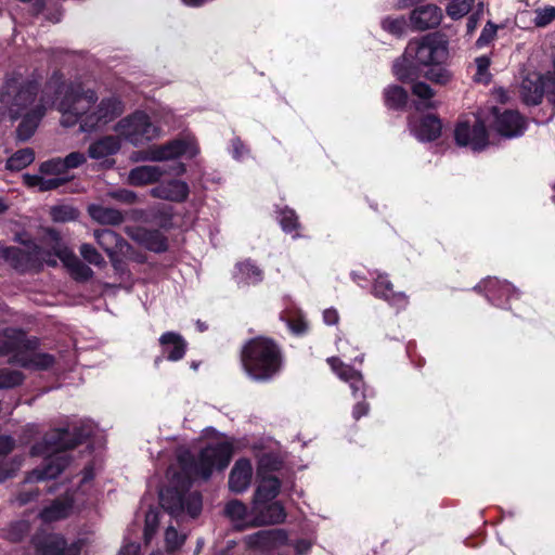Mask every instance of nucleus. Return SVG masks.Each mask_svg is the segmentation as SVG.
<instances>
[{
    "mask_svg": "<svg viewBox=\"0 0 555 555\" xmlns=\"http://www.w3.org/2000/svg\"><path fill=\"white\" fill-rule=\"evenodd\" d=\"M38 83L14 74L0 90V119L15 120L22 117L16 130L17 138L28 140L35 132L47 109L56 106L61 113V124L73 127L79 124L80 130L91 132L113 121L124 112L122 103L116 98H107L95 104L93 91H81L67 86L61 77H53L37 99Z\"/></svg>",
    "mask_w": 555,
    "mask_h": 555,
    "instance_id": "f257e3e1",
    "label": "nucleus"
},
{
    "mask_svg": "<svg viewBox=\"0 0 555 555\" xmlns=\"http://www.w3.org/2000/svg\"><path fill=\"white\" fill-rule=\"evenodd\" d=\"M231 457L232 447L224 442L205 448L198 461H194L188 450L180 449L177 463L167 470L169 486L159 493L162 507L177 520L185 515L196 517L202 511V496L196 491H189L192 480L208 479L214 468H225Z\"/></svg>",
    "mask_w": 555,
    "mask_h": 555,
    "instance_id": "f03ea898",
    "label": "nucleus"
},
{
    "mask_svg": "<svg viewBox=\"0 0 555 555\" xmlns=\"http://www.w3.org/2000/svg\"><path fill=\"white\" fill-rule=\"evenodd\" d=\"M448 56L447 42L439 35L429 34L411 41L404 54L393 63L392 70L402 82H414L423 73L428 80L443 86L453 77L444 66Z\"/></svg>",
    "mask_w": 555,
    "mask_h": 555,
    "instance_id": "7ed1b4c3",
    "label": "nucleus"
},
{
    "mask_svg": "<svg viewBox=\"0 0 555 555\" xmlns=\"http://www.w3.org/2000/svg\"><path fill=\"white\" fill-rule=\"evenodd\" d=\"M90 430L74 428V433L68 429H55L47 435L44 442L36 444L31 449L33 455H44V467L34 469L26 478V482L52 479L59 476L68 464V457L64 450L75 448L77 444L90 435Z\"/></svg>",
    "mask_w": 555,
    "mask_h": 555,
    "instance_id": "20e7f679",
    "label": "nucleus"
},
{
    "mask_svg": "<svg viewBox=\"0 0 555 555\" xmlns=\"http://www.w3.org/2000/svg\"><path fill=\"white\" fill-rule=\"evenodd\" d=\"M242 364L253 379H269L280 370V350L270 339L263 337L251 339L242 351Z\"/></svg>",
    "mask_w": 555,
    "mask_h": 555,
    "instance_id": "39448f33",
    "label": "nucleus"
},
{
    "mask_svg": "<svg viewBox=\"0 0 555 555\" xmlns=\"http://www.w3.org/2000/svg\"><path fill=\"white\" fill-rule=\"evenodd\" d=\"M46 240L51 244L52 251L46 250L42 246L34 245V247L28 251L34 263L55 266L56 260L53 257L56 256L70 270L75 280L88 281L92 278L93 271L82 263L73 251L62 245L55 231L49 230L47 232Z\"/></svg>",
    "mask_w": 555,
    "mask_h": 555,
    "instance_id": "423d86ee",
    "label": "nucleus"
},
{
    "mask_svg": "<svg viewBox=\"0 0 555 555\" xmlns=\"http://www.w3.org/2000/svg\"><path fill=\"white\" fill-rule=\"evenodd\" d=\"M115 130L135 146L154 141L162 135L160 128L140 111L119 120Z\"/></svg>",
    "mask_w": 555,
    "mask_h": 555,
    "instance_id": "0eeeda50",
    "label": "nucleus"
},
{
    "mask_svg": "<svg viewBox=\"0 0 555 555\" xmlns=\"http://www.w3.org/2000/svg\"><path fill=\"white\" fill-rule=\"evenodd\" d=\"M198 153L193 138L176 139L160 145H152L147 150L133 153L134 162H166L180 156L194 157Z\"/></svg>",
    "mask_w": 555,
    "mask_h": 555,
    "instance_id": "6e6552de",
    "label": "nucleus"
},
{
    "mask_svg": "<svg viewBox=\"0 0 555 555\" xmlns=\"http://www.w3.org/2000/svg\"><path fill=\"white\" fill-rule=\"evenodd\" d=\"M545 92L555 94V81L548 77L531 72L522 78L519 93L526 104H539Z\"/></svg>",
    "mask_w": 555,
    "mask_h": 555,
    "instance_id": "1a4fd4ad",
    "label": "nucleus"
},
{
    "mask_svg": "<svg viewBox=\"0 0 555 555\" xmlns=\"http://www.w3.org/2000/svg\"><path fill=\"white\" fill-rule=\"evenodd\" d=\"M454 135L459 145L469 146L474 151H481L488 145L486 126L480 120H476L473 126L468 122H460Z\"/></svg>",
    "mask_w": 555,
    "mask_h": 555,
    "instance_id": "9d476101",
    "label": "nucleus"
},
{
    "mask_svg": "<svg viewBox=\"0 0 555 555\" xmlns=\"http://www.w3.org/2000/svg\"><path fill=\"white\" fill-rule=\"evenodd\" d=\"M253 521L255 527L283 522L286 513L279 502L253 503Z\"/></svg>",
    "mask_w": 555,
    "mask_h": 555,
    "instance_id": "9b49d317",
    "label": "nucleus"
},
{
    "mask_svg": "<svg viewBox=\"0 0 555 555\" xmlns=\"http://www.w3.org/2000/svg\"><path fill=\"white\" fill-rule=\"evenodd\" d=\"M496 131L505 138H514L524 133L526 128L525 119L515 111H505L499 114L498 109H494Z\"/></svg>",
    "mask_w": 555,
    "mask_h": 555,
    "instance_id": "f8f14e48",
    "label": "nucleus"
},
{
    "mask_svg": "<svg viewBox=\"0 0 555 555\" xmlns=\"http://www.w3.org/2000/svg\"><path fill=\"white\" fill-rule=\"evenodd\" d=\"M168 173V168L159 165H142L132 168L127 181L133 186H143L158 182L165 175Z\"/></svg>",
    "mask_w": 555,
    "mask_h": 555,
    "instance_id": "ddd939ff",
    "label": "nucleus"
},
{
    "mask_svg": "<svg viewBox=\"0 0 555 555\" xmlns=\"http://www.w3.org/2000/svg\"><path fill=\"white\" fill-rule=\"evenodd\" d=\"M373 294L376 297L388 301L391 306L398 309H403L408 306V297L405 294L401 292H395L393 285L386 274L377 275L373 285Z\"/></svg>",
    "mask_w": 555,
    "mask_h": 555,
    "instance_id": "4468645a",
    "label": "nucleus"
},
{
    "mask_svg": "<svg viewBox=\"0 0 555 555\" xmlns=\"http://www.w3.org/2000/svg\"><path fill=\"white\" fill-rule=\"evenodd\" d=\"M441 10L435 4H426L416 8L411 13V24L417 30L434 28L440 24Z\"/></svg>",
    "mask_w": 555,
    "mask_h": 555,
    "instance_id": "2eb2a0df",
    "label": "nucleus"
},
{
    "mask_svg": "<svg viewBox=\"0 0 555 555\" xmlns=\"http://www.w3.org/2000/svg\"><path fill=\"white\" fill-rule=\"evenodd\" d=\"M253 476V466L249 460L241 459L235 462L229 476L231 491L241 493L248 489Z\"/></svg>",
    "mask_w": 555,
    "mask_h": 555,
    "instance_id": "dca6fc26",
    "label": "nucleus"
},
{
    "mask_svg": "<svg viewBox=\"0 0 555 555\" xmlns=\"http://www.w3.org/2000/svg\"><path fill=\"white\" fill-rule=\"evenodd\" d=\"M327 363L330 364L333 372L344 382L348 383L353 396L359 390L364 389V382L361 372L350 367L340 361L337 357H331L327 359Z\"/></svg>",
    "mask_w": 555,
    "mask_h": 555,
    "instance_id": "f3484780",
    "label": "nucleus"
},
{
    "mask_svg": "<svg viewBox=\"0 0 555 555\" xmlns=\"http://www.w3.org/2000/svg\"><path fill=\"white\" fill-rule=\"evenodd\" d=\"M41 555H80L77 543L66 546L64 539L59 534H49L37 544Z\"/></svg>",
    "mask_w": 555,
    "mask_h": 555,
    "instance_id": "a211bd4d",
    "label": "nucleus"
},
{
    "mask_svg": "<svg viewBox=\"0 0 555 555\" xmlns=\"http://www.w3.org/2000/svg\"><path fill=\"white\" fill-rule=\"evenodd\" d=\"M189 185L180 180H171L167 183L158 184L151 190V195L170 202H183L189 195Z\"/></svg>",
    "mask_w": 555,
    "mask_h": 555,
    "instance_id": "6ab92c4d",
    "label": "nucleus"
},
{
    "mask_svg": "<svg viewBox=\"0 0 555 555\" xmlns=\"http://www.w3.org/2000/svg\"><path fill=\"white\" fill-rule=\"evenodd\" d=\"M159 345L163 354H166L169 361L181 360L186 351L185 339L176 332H166L159 337Z\"/></svg>",
    "mask_w": 555,
    "mask_h": 555,
    "instance_id": "aec40b11",
    "label": "nucleus"
},
{
    "mask_svg": "<svg viewBox=\"0 0 555 555\" xmlns=\"http://www.w3.org/2000/svg\"><path fill=\"white\" fill-rule=\"evenodd\" d=\"M130 236L150 250L160 253L167 248L163 234L157 230L137 228L129 232Z\"/></svg>",
    "mask_w": 555,
    "mask_h": 555,
    "instance_id": "412c9836",
    "label": "nucleus"
},
{
    "mask_svg": "<svg viewBox=\"0 0 555 555\" xmlns=\"http://www.w3.org/2000/svg\"><path fill=\"white\" fill-rule=\"evenodd\" d=\"M225 515L236 525V527L244 529L255 527L253 521V506L248 511L246 505L241 501H230L225 506Z\"/></svg>",
    "mask_w": 555,
    "mask_h": 555,
    "instance_id": "4be33fe9",
    "label": "nucleus"
},
{
    "mask_svg": "<svg viewBox=\"0 0 555 555\" xmlns=\"http://www.w3.org/2000/svg\"><path fill=\"white\" fill-rule=\"evenodd\" d=\"M14 361L25 369L47 370L54 364L53 356L42 352H17Z\"/></svg>",
    "mask_w": 555,
    "mask_h": 555,
    "instance_id": "5701e85b",
    "label": "nucleus"
},
{
    "mask_svg": "<svg viewBox=\"0 0 555 555\" xmlns=\"http://www.w3.org/2000/svg\"><path fill=\"white\" fill-rule=\"evenodd\" d=\"M120 140L116 135L103 137L89 145L88 153L93 159H103L120 150Z\"/></svg>",
    "mask_w": 555,
    "mask_h": 555,
    "instance_id": "b1692460",
    "label": "nucleus"
},
{
    "mask_svg": "<svg viewBox=\"0 0 555 555\" xmlns=\"http://www.w3.org/2000/svg\"><path fill=\"white\" fill-rule=\"evenodd\" d=\"M414 135L420 141H433L439 137L441 132L440 120L435 116H426L418 124L411 125Z\"/></svg>",
    "mask_w": 555,
    "mask_h": 555,
    "instance_id": "393cba45",
    "label": "nucleus"
},
{
    "mask_svg": "<svg viewBox=\"0 0 555 555\" xmlns=\"http://www.w3.org/2000/svg\"><path fill=\"white\" fill-rule=\"evenodd\" d=\"M281 482L274 476H262L255 491L253 503L270 502L280 493Z\"/></svg>",
    "mask_w": 555,
    "mask_h": 555,
    "instance_id": "a878e982",
    "label": "nucleus"
},
{
    "mask_svg": "<svg viewBox=\"0 0 555 555\" xmlns=\"http://www.w3.org/2000/svg\"><path fill=\"white\" fill-rule=\"evenodd\" d=\"M90 217L100 224L118 225L124 222L122 214L114 208L92 204L88 207Z\"/></svg>",
    "mask_w": 555,
    "mask_h": 555,
    "instance_id": "bb28decb",
    "label": "nucleus"
},
{
    "mask_svg": "<svg viewBox=\"0 0 555 555\" xmlns=\"http://www.w3.org/2000/svg\"><path fill=\"white\" fill-rule=\"evenodd\" d=\"M412 93L420 100L416 104L417 109H431L438 106V102L434 100L435 91L427 83L422 81L414 82Z\"/></svg>",
    "mask_w": 555,
    "mask_h": 555,
    "instance_id": "cd10ccee",
    "label": "nucleus"
},
{
    "mask_svg": "<svg viewBox=\"0 0 555 555\" xmlns=\"http://www.w3.org/2000/svg\"><path fill=\"white\" fill-rule=\"evenodd\" d=\"M94 238L100 247L103 248V250L113 260L116 248L121 243L120 236L112 230L103 229L94 231Z\"/></svg>",
    "mask_w": 555,
    "mask_h": 555,
    "instance_id": "c85d7f7f",
    "label": "nucleus"
},
{
    "mask_svg": "<svg viewBox=\"0 0 555 555\" xmlns=\"http://www.w3.org/2000/svg\"><path fill=\"white\" fill-rule=\"evenodd\" d=\"M34 159L35 153L31 149H22L7 160L5 168L11 171H20L30 165Z\"/></svg>",
    "mask_w": 555,
    "mask_h": 555,
    "instance_id": "c756f323",
    "label": "nucleus"
},
{
    "mask_svg": "<svg viewBox=\"0 0 555 555\" xmlns=\"http://www.w3.org/2000/svg\"><path fill=\"white\" fill-rule=\"evenodd\" d=\"M70 507L66 502L55 501L40 513V517L43 521L59 520L67 516Z\"/></svg>",
    "mask_w": 555,
    "mask_h": 555,
    "instance_id": "7c9ffc66",
    "label": "nucleus"
},
{
    "mask_svg": "<svg viewBox=\"0 0 555 555\" xmlns=\"http://www.w3.org/2000/svg\"><path fill=\"white\" fill-rule=\"evenodd\" d=\"M285 534L282 530H263L247 538V542L251 546H264L272 541L283 540Z\"/></svg>",
    "mask_w": 555,
    "mask_h": 555,
    "instance_id": "2f4dec72",
    "label": "nucleus"
},
{
    "mask_svg": "<svg viewBox=\"0 0 555 555\" xmlns=\"http://www.w3.org/2000/svg\"><path fill=\"white\" fill-rule=\"evenodd\" d=\"M385 103L389 107L398 108L403 106L408 100L406 91L399 86H390L385 89Z\"/></svg>",
    "mask_w": 555,
    "mask_h": 555,
    "instance_id": "473e14b6",
    "label": "nucleus"
},
{
    "mask_svg": "<svg viewBox=\"0 0 555 555\" xmlns=\"http://www.w3.org/2000/svg\"><path fill=\"white\" fill-rule=\"evenodd\" d=\"M50 215L55 222H69L78 218V211L69 205L54 206L50 210Z\"/></svg>",
    "mask_w": 555,
    "mask_h": 555,
    "instance_id": "72a5a7b5",
    "label": "nucleus"
},
{
    "mask_svg": "<svg viewBox=\"0 0 555 555\" xmlns=\"http://www.w3.org/2000/svg\"><path fill=\"white\" fill-rule=\"evenodd\" d=\"M238 271L241 279L246 284L258 283L262 280V272L259 268L250 263L249 261L238 264Z\"/></svg>",
    "mask_w": 555,
    "mask_h": 555,
    "instance_id": "f704fd0d",
    "label": "nucleus"
},
{
    "mask_svg": "<svg viewBox=\"0 0 555 555\" xmlns=\"http://www.w3.org/2000/svg\"><path fill=\"white\" fill-rule=\"evenodd\" d=\"M24 380V375L16 370L0 369V389L18 386Z\"/></svg>",
    "mask_w": 555,
    "mask_h": 555,
    "instance_id": "c9c22d12",
    "label": "nucleus"
},
{
    "mask_svg": "<svg viewBox=\"0 0 555 555\" xmlns=\"http://www.w3.org/2000/svg\"><path fill=\"white\" fill-rule=\"evenodd\" d=\"M474 3L475 0H453L447 7V13L454 20L461 18L470 11Z\"/></svg>",
    "mask_w": 555,
    "mask_h": 555,
    "instance_id": "e433bc0d",
    "label": "nucleus"
},
{
    "mask_svg": "<svg viewBox=\"0 0 555 555\" xmlns=\"http://www.w3.org/2000/svg\"><path fill=\"white\" fill-rule=\"evenodd\" d=\"M186 535L184 533H179L173 525H169L165 532V542L168 548L167 553L172 554L171 552L179 548L185 541Z\"/></svg>",
    "mask_w": 555,
    "mask_h": 555,
    "instance_id": "4c0bfd02",
    "label": "nucleus"
},
{
    "mask_svg": "<svg viewBox=\"0 0 555 555\" xmlns=\"http://www.w3.org/2000/svg\"><path fill=\"white\" fill-rule=\"evenodd\" d=\"M159 511L156 508H151L145 515V526H144V540L145 543H150L153 535L156 532L158 522H159Z\"/></svg>",
    "mask_w": 555,
    "mask_h": 555,
    "instance_id": "58836bf2",
    "label": "nucleus"
},
{
    "mask_svg": "<svg viewBox=\"0 0 555 555\" xmlns=\"http://www.w3.org/2000/svg\"><path fill=\"white\" fill-rule=\"evenodd\" d=\"M81 257L89 263L96 267H104L106 264L102 255L90 244H82L79 248Z\"/></svg>",
    "mask_w": 555,
    "mask_h": 555,
    "instance_id": "ea45409f",
    "label": "nucleus"
},
{
    "mask_svg": "<svg viewBox=\"0 0 555 555\" xmlns=\"http://www.w3.org/2000/svg\"><path fill=\"white\" fill-rule=\"evenodd\" d=\"M496 289L499 293V297L506 296L507 298H509L515 293L514 286H512L509 283H500L496 280H490L488 286V297L494 298Z\"/></svg>",
    "mask_w": 555,
    "mask_h": 555,
    "instance_id": "a19ab883",
    "label": "nucleus"
},
{
    "mask_svg": "<svg viewBox=\"0 0 555 555\" xmlns=\"http://www.w3.org/2000/svg\"><path fill=\"white\" fill-rule=\"evenodd\" d=\"M555 20V7L539 8L534 11L533 23L538 27H545Z\"/></svg>",
    "mask_w": 555,
    "mask_h": 555,
    "instance_id": "79ce46f5",
    "label": "nucleus"
},
{
    "mask_svg": "<svg viewBox=\"0 0 555 555\" xmlns=\"http://www.w3.org/2000/svg\"><path fill=\"white\" fill-rule=\"evenodd\" d=\"M477 72L475 74V81L481 83H488L490 81V59L487 56H480L475 60Z\"/></svg>",
    "mask_w": 555,
    "mask_h": 555,
    "instance_id": "37998d69",
    "label": "nucleus"
},
{
    "mask_svg": "<svg viewBox=\"0 0 555 555\" xmlns=\"http://www.w3.org/2000/svg\"><path fill=\"white\" fill-rule=\"evenodd\" d=\"M383 28L396 36L403 34L406 27V21L404 17H387L382 23Z\"/></svg>",
    "mask_w": 555,
    "mask_h": 555,
    "instance_id": "c03bdc74",
    "label": "nucleus"
},
{
    "mask_svg": "<svg viewBox=\"0 0 555 555\" xmlns=\"http://www.w3.org/2000/svg\"><path fill=\"white\" fill-rule=\"evenodd\" d=\"M39 171L41 175H62L65 172L63 167L62 158H52L47 162H43L40 165Z\"/></svg>",
    "mask_w": 555,
    "mask_h": 555,
    "instance_id": "a18cd8bd",
    "label": "nucleus"
},
{
    "mask_svg": "<svg viewBox=\"0 0 555 555\" xmlns=\"http://www.w3.org/2000/svg\"><path fill=\"white\" fill-rule=\"evenodd\" d=\"M280 223L285 232H291L298 227L297 217L294 210L284 209L280 214Z\"/></svg>",
    "mask_w": 555,
    "mask_h": 555,
    "instance_id": "49530a36",
    "label": "nucleus"
},
{
    "mask_svg": "<svg viewBox=\"0 0 555 555\" xmlns=\"http://www.w3.org/2000/svg\"><path fill=\"white\" fill-rule=\"evenodd\" d=\"M64 170L77 168L87 162V157L81 152H72L62 158Z\"/></svg>",
    "mask_w": 555,
    "mask_h": 555,
    "instance_id": "de8ad7c7",
    "label": "nucleus"
},
{
    "mask_svg": "<svg viewBox=\"0 0 555 555\" xmlns=\"http://www.w3.org/2000/svg\"><path fill=\"white\" fill-rule=\"evenodd\" d=\"M496 30L498 27L494 24L487 23L477 40V44L482 47L491 42L496 35Z\"/></svg>",
    "mask_w": 555,
    "mask_h": 555,
    "instance_id": "09e8293b",
    "label": "nucleus"
},
{
    "mask_svg": "<svg viewBox=\"0 0 555 555\" xmlns=\"http://www.w3.org/2000/svg\"><path fill=\"white\" fill-rule=\"evenodd\" d=\"M111 196L119 202L126 203V204H133L137 202L138 196L133 191L130 190H118L111 193Z\"/></svg>",
    "mask_w": 555,
    "mask_h": 555,
    "instance_id": "8fccbe9b",
    "label": "nucleus"
},
{
    "mask_svg": "<svg viewBox=\"0 0 555 555\" xmlns=\"http://www.w3.org/2000/svg\"><path fill=\"white\" fill-rule=\"evenodd\" d=\"M64 183V179L62 178H44V177H41V180H39V189L38 191L40 192H46V191H51V190H55L57 189L59 186H61L62 184Z\"/></svg>",
    "mask_w": 555,
    "mask_h": 555,
    "instance_id": "3c124183",
    "label": "nucleus"
},
{
    "mask_svg": "<svg viewBox=\"0 0 555 555\" xmlns=\"http://www.w3.org/2000/svg\"><path fill=\"white\" fill-rule=\"evenodd\" d=\"M14 447V440L9 436L0 437V456L8 454Z\"/></svg>",
    "mask_w": 555,
    "mask_h": 555,
    "instance_id": "603ef678",
    "label": "nucleus"
},
{
    "mask_svg": "<svg viewBox=\"0 0 555 555\" xmlns=\"http://www.w3.org/2000/svg\"><path fill=\"white\" fill-rule=\"evenodd\" d=\"M140 544L134 542L126 543L119 552V555H139Z\"/></svg>",
    "mask_w": 555,
    "mask_h": 555,
    "instance_id": "864d4df0",
    "label": "nucleus"
},
{
    "mask_svg": "<svg viewBox=\"0 0 555 555\" xmlns=\"http://www.w3.org/2000/svg\"><path fill=\"white\" fill-rule=\"evenodd\" d=\"M323 320L327 325H334L338 322V312L335 309H326L323 312Z\"/></svg>",
    "mask_w": 555,
    "mask_h": 555,
    "instance_id": "5fc2aeb1",
    "label": "nucleus"
},
{
    "mask_svg": "<svg viewBox=\"0 0 555 555\" xmlns=\"http://www.w3.org/2000/svg\"><path fill=\"white\" fill-rule=\"evenodd\" d=\"M41 177L40 175H24L23 176V180H24V183L29 186V188H34V189H39L40 184H39V180H41Z\"/></svg>",
    "mask_w": 555,
    "mask_h": 555,
    "instance_id": "6e6d98bb",
    "label": "nucleus"
},
{
    "mask_svg": "<svg viewBox=\"0 0 555 555\" xmlns=\"http://www.w3.org/2000/svg\"><path fill=\"white\" fill-rule=\"evenodd\" d=\"M37 495H38V492H36L34 490H28L26 492L20 493L16 500L18 501V503L21 505H24V504H27L28 502H30Z\"/></svg>",
    "mask_w": 555,
    "mask_h": 555,
    "instance_id": "4d7b16f0",
    "label": "nucleus"
},
{
    "mask_svg": "<svg viewBox=\"0 0 555 555\" xmlns=\"http://www.w3.org/2000/svg\"><path fill=\"white\" fill-rule=\"evenodd\" d=\"M369 412V405L365 402H359L353 408V417L356 420L360 418L363 415H366Z\"/></svg>",
    "mask_w": 555,
    "mask_h": 555,
    "instance_id": "13d9d810",
    "label": "nucleus"
},
{
    "mask_svg": "<svg viewBox=\"0 0 555 555\" xmlns=\"http://www.w3.org/2000/svg\"><path fill=\"white\" fill-rule=\"evenodd\" d=\"M232 145H233V156L236 159H241L245 153L244 144L241 142V140L235 139V140H233Z\"/></svg>",
    "mask_w": 555,
    "mask_h": 555,
    "instance_id": "bf43d9fd",
    "label": "nucleus"
},
{
    "mask_svg": "<svg viewBox=\"0 0 555 555\" xmlns=\"http://www.w3.org/2000/svg\"><path fill=\"white\" fill-rule=\"evenodd\" d=\"M310 548V543L301 540L296 543V550L298 553H304Z\"/></svg>",
    "mask_w": 555,
    "mask_h": 555,
    "instance_id": "052dcab7",
    "label": "nucleus"
},
{
    "mask_svg": "<svg viewBox=\"0 0 555 555\" xmlns=\"http://www.w3.org/2000/svg\"><path fill=\"white\" fill-rule=\"evenodd\" d=\"M476 26H477V17L475 15H472L467 22V30L469 33H472L476 28Z\"/></svg>",
    "mask_w": 555,
    "mask_h": 555,
    "instance_id": "680f3d73",
    "label": "nucleus"
},
{
    "mask_svg": "<svg viewBox=\"0 0 555 555\" xmlns=\"http://www.w3.org/2000/svg\"><path fill=\"white\" fill-rule=\"evenodd\" d=\"M171 169L173 170V173L176 176H180V175L185 172V166L183 164H181V163L177 164Z\"/></svg>",
    "mask_w": 555,
    "mask_h": 555,
    "instance_id": "e2e57ef3",
    "label": "nucleus"
},
{
    "mask_svg": "<svg viewBox=\"0 0 555 555\" xmlns=\"http://www.w3.org/2000/svg\"><path fill=\"white\" fill-rule=\"evenodd\" d=\"M185 4L191 7H197L206 2L207 0H182Z\"/></svg>",
    "mask_w": 555,
    "mask_h": 555,
    "instance_id": "0e129e2a",
    "label": "nucleus"
},
{
    "mask_svg": "<svg viewBox=\"0 0 555 555\" xmlns=\"http://www.w3.org/2000/svg\"><path fill=\"white\" fill-rule=\"evenodd\" d=\"M292 330H293V332H295V333H302V332L305 331V325H304V324H300V325H298V326L293 325V326H292Z\"/></svg>",
    "mask_w": 555,
    "mask_h": 555,
    "instance_id": "69168bd1",
    "label": "nucleus"
},
{
    "mask_svg": "<svg viewBox=\"0 0 555 555\" xmlns=\"http://www.w3.org/2000/svg\"><path fill=\"white\" fill-rule=\"evenodd\" d=\"M8 209L7 204L3 199L0 198V215L3 214Z\"/></svg>",
    "mask_w": 555,
    "mask_h": 555,
    "instance_id": "338daca9",
    "label": "nucleus"
},
{
    "mask_svg": "<svg viewBox=\"0 0 555 555\" xmlns=\"http://www.w3.org/2000/svg\"><path fill=\"white\" fill-rule=\"evenodd\" d=\"M151 555H173V554L157 551V552H153Z\"/></svg>",
    "mask_w": 555,
    "mask_h": 555,
    "instance_id": "774afa93",
    "label": "nucleus"
}]
</instances>
